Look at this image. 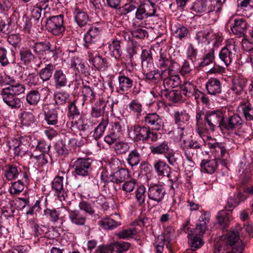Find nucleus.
<instances>
[{"label": "nucleus", "instance_id": "69168bd1", "mask_svg": "<svg viewBox=\"0 0 253 253\" xmlns=\"http://www.w3.org/2000/svg\"><path fill=\"white\" fill-rule=\"evenodd\" d=\"M214 59V49H211L209 51L205 54L203 58L202 61L200 63L201 67H205L212 63Z\"/></svg>", "mask_w": 253, "mask_h": 253}, {"label": "nucleus", "instance_id": "4468645a", "mask_svg": "<svg viewBox=\"0 0 253 253\" xmlns=\"http://www.w3.org/2000/svg\"><path fill=\"white\" fill-rule=\"evenodd\" d=\"M147 127H151L152 129L159 130L164 126V121L161 117L156 113H148L143 120Z\"/></svg>", "mask_w": 253, "mask_h": 253}, {"label": "nucleus", "instance_id": "a211bd4d", "mask_svg": "<svg viewBox=\"0 0 253 253\" xmlns=\"http://www.w3.org/2000/svg\"><path fill=\"white\" fill-rule=\"evenodd\" d=\"M153 67H147L142 68V73L145 78V80L151 83L156 84L163 79V74L166 70L160 71L158 69L151 71Z\"/></svg>", "mask_w": 253, "mask_h": 253}, {"label": "nucleus", "instance_id": "ea45409f", "mask_svg": "<svg viewBox=\"0 0 253 253\" xmlns=\"http://www.w3.org/2000/svg\"><path fill=\"white\" fill-rule=\"evenodd\" d=\"M216 218L221 228L224 229L229 226L230 221V213L227 211H220L218 213Z\"/></svg>", "mask_w": 253, "mask_h": 253}, {"label": "nucleus", "instance_id": "5701e85b", "mask_svg": "<svg viewBox=\"0 0 253 253\" xmlns=\"http://www.w3.org/2000/svg\"><path fill=\"white\" fill-rule=\"evenodd\" d=\"M154 168L159 176H167L171 178V168L166 162L159 160L154 164Z\"/></svg>", "mask_w": 253, "mask_h": 253}, {"label": "nucleus", "instance_id": "cd10ccee", "mask_svg": "<svg viewBox=\"0 0 253 253\" xmlns=\"http://www.w3.org/2000/svg\"><path fill=\"white\" fill-rule=\"evenodd\" d=\"M69 217L71 222L76 225H84L86 217L78 210H69Z\"/></svg>", "mask_w": 253, "mask_h": 253}, {"label": "nucleus", "instance_id": "20e7f679", "mask_svg": "<svg viewBox=\"0 0 253 253\" xmlns=\"http://www.w3.org/2000/svg\"><path fill=\"white\" fill-rule=\"evenodd\" d=\"M242 227L240 225L236 226L235 228L228 232L226 235L225 241L228 246L231 247L233 252L242 253L244 246L240 238V233Z\"/></svg>", "mask_w": 253, "mask_h": 253}, {"label": "nucleus", "instance_id": "f704fd0d", "mask_svg": "<svg viewBox=\"0 0 253 253\" xmlns=\"http://www.w3.org/2000/svg\"><path fill=\"white\" fill-rule=\"evenodd\" d=\"M119 86L120 90L127 91L130 89L134 84V80L125 75H120L118 77Z\"/></svg>", "mask_w": 253, "mask_h": 253}, {"label": "nucleus", "instance_id": "a878e982", "mask_svg": "<svg viewBox=\"0 0 253 253\" xmlns=\"http://www.w3.org/2000/svg\"><path fill=\"white\" fill-rule=\"evenodd\" d=\"M34 51L38 55L42 56L49 52H54L55 49L52 48L49 42H39L35 43L32 46Z\"/></svg>", "mask_w": 253, "mask_h": 253}, {"label": "nucleus", "instance_id": "2eb2a0df", "mask_svg": "<svg viewBox=\"0 0 253 253\" xmlns=\"http://www.w3.org/2000/svg\"><path fill=\"white\" fill-rule=\"evenodd\" d=\"M173 118L175 124L177 125L180 139L184 135V130L186 129L185 124L190 118V116L185 111H175L173 113Z\"/></svg>", "mask_w": 253, "mask_h": 253}, {"label": "nucleus", "instance_id": "4d7b16f0", "mask_svg": "<svg viewBox=\"0 0 253 253\" xmlns=\"http://www.w3.org/2000/svg\"><path fill=\"white\" fill-rule=\"evenodd\" d=\"M26 78L25 79V82L30 86H36L38 84L39 80L38 77V73L37 70L32 73H28L25 75Z\"/></svg>", "mask_w": 253, "mask_h": 253}, {"label": "nucleus", "instance_id": "423d86ee", "mask_svg": "<svg viewBox=\"0 0 253 253\" xmlns=\"http://www.w3.org/2000/svg\"><path fill=\"white\" fill-rule=\"evenodd\" d=\"M202 142H200L193 139L188 141L183 140L181 146L182 150L184 151L187 160L191 163H193V158L197 155L198 152L202 150Z\"/></svg>", "mask_w": 253, "mask_h": 253}, {"label": "nucleus", "instance_id": "bf43d9fd", "mask_svg": "<svg viewBox=\"0 0 253 253\" xmlns=\"http://www.w3.org/2000/svg\"><path fill=\"white\" fill-rule=\"evenodd\" d=\"M191 9L197 13H202L207 11V0H197L193 4Z\"/></svg>", "mask_w": 253, "mask_h": 253}, {"label": "nucleus", "instance_id": "13d9d810", "mask_svg": "<svg viewBox=\"0 0 253 253\" xmlns=\"http://www.w3.org/2000/svg\"><path fill=\"white\" fill-rule=\"evenodd\" d=\"M82 94L84 101L92 102L95 99V93L91 87L87 85H84L82 89Z\"/></svg>", "mask_w": 253, "mask_h": 253}, {"label": "nucleus", "instance_id": "f8f14e48", "mask_svg": "<svg viewBox=\"0 0 253 253\" xmlns=\"http://www.w3.org/2000/svg\"><path fill=\"white\" fill-rule=\"evenodd\" d=\"M19 174L23 176V180L27 182L28 176L26 172H22L21 169L14 165H6L4 169V175L8 180H12L18 178Z\"/></svg>", "mask_w": 253, "mask_h": 253}, {"label": "nucleus", "instance_id": "a18cd8bd", "mask_svg": "<svg viewBox=\"0 0 253 253\" xmlns=\"http://www.w3.org/2000/svg\"><path fill=\"white\" fill-rule=\"evenodd\" d=\"M108 123V117L102 119L101 122L94 130L93 136L95 140L98 139L103 135Z\"/></svg>", "mask_w": 253, "mask_h": 253}, {"label": "nucleus", "instance_id": "2f4dec72", "mask_svg": "<svg viewBox=\"0 0 253 253\" xmlns=\"http://www.w3.org/2000/svg\"><path fill=\"white\" fill-rule=\"evenodd\" d=\"M189 228L187 225L183 227V230L186 233H188V238L191 245V249L193 251L200 248L204 244V242L202 238L198 237V235L193 237L191 233L188 232Z\"/></svg>", "mask_w": 253, "mask_h": 253}, {"label": "nucleus", "instance_id": "6e6d98bb", "mask_svg": "<svg viewBox=\"0 0 253 253\" xmlns=\"http://www.w3.org/2000/svg\"><path fill=\"white\" fill-rule=\"evenodd\" d=\"M129 110L138 118L142 112V105L137 100H133L128 105Z\"/></svg>", "mask_w": 253, "mask_h": 253}, {"label": "nucleus", "instance_id": "49530a36", "mask_svg": "<svg viewBox=\"0 0 253 253\" xmlns=\"http://www.w3.org/2000/svg\"><path fill=\"white\" fill-rule=\"evenodd\" d=\"M164 80L163 84L165 88H174L180 84V78L178 75L170 76L169 74V76L166 78L163 79Z\"/></svg>", "mask_w": 253, "mask_h": 253}, {"label": "nucleus", "instance_id": "5fc2aeb1", "mask_svg": "<svg viewBox=\"0 0 253 253\" xmlns=\"http://www.w3.org/2000/svg\"><path fill=\"white\" fill-rule=\"evenodd\" d=\"M127 163L131 167L137 166L140 161V155L136 149L131 151L126 159Z\"/></svg>", "mask_w": 253, "mask_h": 253}, {"label": "nucleus", "instance_id": "72a5a7b5", "mask_svg": "<svg viewBox=\"0 0 253 253\" xmlns=\"http://www.w3.org/2000/svg\"><path fill=\"white\" fill-rule=\"evenodd\" d=\"M130 177L128 170L125 169L121 168L113 173L112 182L117 184H120L125 182Z\"/></svg>", "mask_w": 253, "mask_h": 253}, {"label": "nucleus", "instance_id": "393cba45", "mask_svg": "<svg viewBox=\"0 0 253 253\" xmlns=\"http://www.w3.org/2000/svg\"><path fill=\"white\" fill-rule=\"evenodd\" d=\"M238 108L242 111L244 116L247 121L253 120V104L249 99L243 100Z\"/></svg>", "mask_w": 253, "mask_h": 253}, {"label": "nucleus", "instance_id": "7ed1b4c3", "mask_svg": "<svg viewBox=\"0 0 253 253\" xmlns=\"http://www.w3.org/2000/svg\"><path fill=\"white\" fill-rule=\"evenodd\" d=\"M223 129L233 131L241 128L243 124L242 117L237 113L233 112L229 109H225Z\"/></svg>", "mask_w": 253, "mask_h": 253}, {"label": "nucleus", "instance_id": "680f3d73", "mask_svg": "<svg viewBox=\"0 0 253 253\" xmlns=\"http://www.w3.org/2000/svg\"><path fill=\"white\" fill-rule=\"evenodd\" d=\"M24 181L23 179L12 183L9 189V192L12 194H18L21 193L24 188Z\"/></svg>", "mask_w": 253, "mask_h": 253}, {"label": "nucleus", "instance_id": "4be33fe9", "mask_svg": "<svg viewBox=\"0 0 253 253\" xmlns=\"http://www.w3.org/2000/svg\"><path fill=\"white\" fill-rule=\"evenodd\" d=\"M20 123L22 126L32 127L35 126L36 119L33 113L29 111L22 112L19 116Z\"/></svg>", "mask_w": 253, "mask_h": 253}, {"label": "nucleus", "instance_id": "c03bdc74", "mask_svg": "<svg viewBox=\"0 0 253 253\" xmlns=\"http://www.w3.org/2000/svg\"><path fill=\"white\" fill-rule=\"evenodd\" d=\"M26 100L29 105L36 106L41 100V94L37 90H32L26 94Z\"/></svg>", "mask_w": 253, "mask_h": 253}, {"label": "nucleus", "instance_id": "c85d7f7f", "mask_svg": "<svg viewBox=\"0 0 253 253\" xmlns=\"http://www.w3.org/2000/svg\"><path fill=\"white\" fill-rule=\"evenodd\" d=\"M150 148L151 152L153 154L165 155L171 149L169 142L167 141H160L158 144L152 145Z\"/></svg>", "mask_w": 253, "mask_h": 253}, {"label": "nucleus", "instance_id": "3c124183", "mask_svg": "<svg viewBox=\"0 0 253 253\" xmlns=\"http://www.w3.org/2000/svg\"><path fill=\"white\" fill-rule=\"evenodd\" d=\"M71 67L76 69L79 73L83 74L85 73V68L84 63L78 56H74L71 59Z\"/></svg>", "mask_w": 253, "mask_h": 253}, {"label": "nucleus", "instance_id": "dca6fc26", "mask_svg": "<svg viewBox=\"0 0 253 253\" xmlns=\"http://www.w3.org/2000/svg\"><path fill=\"white\" fill-rule=\"evenodd\" d=\"M0 94L4 102L11 108L17 109L20 107L21 105L20 99L6 88L4 87L2 89Z\"/></svg>", "mask_w": 253, "mask_h": 253}, {"label": "nucleus", "instance_id": "1a4fd4ad", "mask_svg": "<svg viewBox=\"0 0 253 253\" xmlns=\"http://www.w3.org/2000/svg\"><path fill=\"white\" fill-rule=\"evenodd\" d=\"M236 46L234 42L227 44L220 50L219 57L226 66H229L235 59L236 55Z\"/></svg>", "mask_w": 253, "mask_h": 253}, {"label": "nucleus", "instance_id": "de8ad7c7", "mask_svg": "<svg viewBox=\"0 0 253 253\" xmlns=\"http://www.w3.org/2000/svg\"><path fill=\"white\" fill-rule=\"evenodd\" d=\"M141 5L148 17L156 15V4L152 0H146Z\"/></svg>", "mask_w": 253, "mask_h": 253}, {"label": "nucleus", "instance_id": "09e8293b", "mask_svg": "<svg viewBox=\"0 0 253 253\" xmlns=\"http://www.w3.org/2000/svg\"><path fill=\"white\" fill-rule=\"evenodd\" d=\"M31 158L33 159V161L37 164L38 167H41L48 163V159L50 158V157L48 153H41L38 155L32 154Z\"/></svg>", "mask_w": 253, "mask_h": 253}, {"label": "nucleus", "instance_id": "37998d69", "mask_svg": "<svg viewBox=\"0 0 253 253\" xmlns=\"http://www.w3.org/2000/svg\"><path fill=\"white\" fill-rule=\"evenodd\" d=\"M99 224L105 229H113L121 225V222L112 218H104L99 221Z\"/></svg>", "mask_w": 253, "mask_h": 253}, {"label": "nucleus", "instance_id": "a19ab883", "mask_svg": "<svg viewBox=\"0 0 253 253\" xmlns=\"http://www.w3.org/2000/svg\"><path fill=\"white\" fill-rule=\"evenodd\" d=\"M20 60L25 65L30 64L37 58L29 49L22 48L20 51Z\"/></svg>", "mask_w": 253, "mask_h": 253}, {"label": "nucleus", "instance_id": "6e6552de", "mask_svg": "<svg viewBox=\"0 0 253 253\" xmlns=\"http://www.w3.org/2000/svg\"><path fill=\"white\" fill-rule=\"evenodd\" d=\"M228 23L232 32L238 37L245 36V33L247 30L248 24L247 21L243 18L237 16H232L230 18Z\"/></svg>", "mask_w": 253, "mask_h": 253}, {"label": "nucleus", "instance_id": "b1692460", "mask_svg": "<svg viewBox=\"0 0 253 253\" xmlns=\"http://www.w3.org/2000/svg\"><path fill=\"white\" fill-rule=\"evenodd\" d=\"M102 28L95 26H92L88 29L84 36V40L86 43H92L95 42L99 38Z\"/></svg>", "mask_w": 253, "mask_h": 253}, {"label": "nucleus", "instance_id": "0eeeda50", "mask_svg": "<svg viewBox=\"0 0 253 253\" xmlns=\"http://www.w3.org/2000/svg\"><path fill=\"white\" fill-rule=\"evenodd\" d=\"M92 161L89 158H78L72 166L76 174L83 176H87L91 172Z\"/></svg>", "mask_w": 253, "mask_h": 253}, {"label": "nucleus", "instance_id": "9b49d317", "mask_svg": "<svg viewBox=\"0 0 253 253\" xmlns=\"http://www.w3.org/2000/svg\"><path fill=\"white\" fill-rule=\"evenodd\" d=\"M115 104L114 102L110 104L108 102L99 100L92 107L90 115L92 118H98L103 116L105 113L110 108H111V111L113 112Z\"/></svg>", "mask_w": 253, "mask_h": 253}, {"label": "nucleus", "instance_id": "864d4df0", "mask_svg": "<svg viewBox=\"0 0 253 253\" xmlns=\"http://www.w3.org/2000/svg\"><path fill=\"white\" fill-rule=\"evenodd\" d=\"M204 114H202L201 113H198L196 116L197 131L200 136L206 131V128H207L206 123L204 120Z\"/></svg>", "mask_w": 253, "mask_h": 253}, {"label": "nucleus", "instance_id": "0e129e2a", "mask_svg": "<svg viewBox=\"0 0 253 253\" xmlns=\"http://www.w3.org/2000/svg\"><path fill=\"white\" fill-rule=\"evenodd\" d=\"M70 95L65 91H61L55 94V102L58 105H63L68 102Z\"/></svg>", "mask_w": 253, "mask_h": 253}, {"label": "nucleus", "instance_id": "bb28decb", "mask_svg": "<svg viewBox=\"0 0 253 253\" xmlns=\"http://www.w3.org/2000/svg\"><path fill=\"white\" fill-rule=\"evenodd\" d=\"M31 137L28 136L21 137L19 140H16L14 144L12 145L14 149V153L16 156H21L24 155L27 151L26 144H24L25 140L29 141Z\"/></svg>", "mask_w": 253, "mask_h": 253}, {"label": "nucleus", "instance_id": "79ce46f5", "mask_svg": "<svg viewBox=\"0 0 253 253\" xmlns=\"http://www.w3.org/2000/svg\"><path fill=\"white\" fill-rule=\"evenodd\" d=\"M208 147L212 150V152H215L217 157L219 158L224 159L226 154H228L227 151L223 144L218 142L211 143H209Z\"/></svg>", "mask_w": 253, "mask_h": 253}, {"label": "nucleus", "instance_id": "f3484780", "mask_svg": "<svg viewBox=\"0 0 253 253\" xmlns=\"http://www.w3.org/2000/svg\"><path fill=\"white\" fill-rule=\"evenodd\" d=\"M182 94L187 97H194L195 99L198 100L200 98L202 92L200 91L196 85L191 82H185L180 86Z\"/></svg>", "mask_w": 253, "mask_h": 253}, {"label": "nucleus", "instance_id": "39448f33", "mask_svg": "<svg viewBox=\"0 0 253 253\" xmlns=\"http://www.w3.org/2000/svg\"><path fill=\"white\" fill-rule=\"evenodd\" d=\"M46 29L55 36H59L65 31L64 16L62 14L50 16L46 19Z\"/></svg>", "mask_w": 253, "mask_h": 253}, {"label": "nucleus", "instance_id": "f03ea898", "mask_svg": "<svg viewBox=\"0 0 253 253\" xmlns=\"http://www.w3.org/2000/svg\"><path fill=\"white\" fill-rule=\"evenodd\" d=\"M224 115L225 109H219L207 112L204 115V120L206 123L207 127L206 131L210 130L213 132L217 127H219L221 130H223L222 126L223 125Z\"/></svg>", "mask_w": 253, "mask_h": 253}, {"label": "nucleus", "instance_id": "9d476101", "mask_svg": "<svg viewBox=\"0 0 253 253\" xmlns=\"http://www.w3.org/2000/svg\"><path fill=\"white\" fill-rule=\"evenodd\" d=\"M157 64L160 68L165 69L164 70L168 71L169 74L173 71H178L180 69V65L178 63L164 53L160 54Z\"/></svg>", "mask_w": 253, "mask_h": 253}, {"label": "nucleus", "instance_id": "ddd939ff", "mask_svg": "<svg viewBox=\"0 0 253 253\" xmlns=\"http://www.w3.org/2000/svg\"><path fill=\"white\" fill-rule=\"evenodd\" d=\"M166 194V191L162 185L151 184L148 190V196L149 199L160 203L161 202Z\"/></svg>", "mask_w": 253, "mask_h": 253}, {"label": "nucleus", "instance_id": "7c9ffc66", "mask_svg": "<svg viewBox=\"0 0 253 253\" xmlns=\"http://www.w3.org/2000/svg\"><path fill=\"white\" fill-rule=\"evenodd\" d=\"M14 52H8L3 47L0 46V63L2 66H6L14 61Z\"/></svg>", "mask_w": 253, "mask_h": 253}, {"label": "nucleus", "instance_id": "8fccbe9b", "mask_svg": "<svg viewBox=\"0 0 253 253\" xmlns=\"http://www.w3.org/2000/svg\"><path fill=\"white\" fill-rule=\"evenodd\" d=\"M142 68L153 67L152 55L150 50L143 49L141 54Z\"/></svg>", "mask_w": 253, "mask_h": 253}, {"label": "nucleus", "instance_id": "052dcab7", "mask_svg": "<svg viewBox=\"0 0 253 253\" xmlns=\"http://www.w3.org/2000/svg\"><path fill=\"white\" fill-rule=\"evenodd\" d=\"M75 19L78 25L81 27L86 25L88 21V16L85 12L78 11L75 16Z\"/></svg>", "mask_w": 253, "mask_h": 253}, {"label": "nucleus", "instance_id": "c756f323", "mask_svg": "<svg viewBox=\"0 0 253 253\" xmlns=\"http://www.w3.org/2000/svg\"><path fill=\"white\" fill-rule=\"evenodd\" d=\"M206 87L208 93L211 95L220 93L222 90L221 82L215 78L209 79L206 84Z\"/></svg>", "mask_w": 253, "mask_h": 253}, {"label": "nucleus", "instance_id": "6ab92c4d", "mask_svg": "<svg viewBox=\"0 0 253 253\" xmlns=\"http://www.w3.org/2000/svg\"><path fill=\"white\" fill-rule=\"evenodd\" d=\"M210 214L207 212H204L199 218V223L197 224L196 227L193 231L190 230L192 235L201 236L203 235L207 230V224L209 222Z\"/></svg>", "mask_w": 253, "mask_h": 253}, {"label": "nucleus", "instance_id": "c9c22d12", "mask_svg": "<svg viewBox=\"0 0 253 253\" xmlns=\"http://www.w3.org/2000/svg\"><path fill=\"white\" fill-rule=\"evenodd\" d=\"M55 65L50 63L46 65L39 72V76L43 82L49 81L53 76Z\"/></svg>", "mask_w": 253, "mask_h": 253}, {"label": "nucleus", "instance_id": "4c0bfd02", "mask_svg": "<svg viewBox=\"0 0 253 253\" xmlns=\"http://www.w3.org/2000/svg\"><path fill=\"white\" fill-rule=\"evenodd\" d=\"M44 119L48 125H55L58 122L57 111L55 108L46 107L44 110Z\"/></svg>", "mask_w": 253, "mask_h": 253}, {"label": "nucleus", "instance_id": "aec40b11", "mask_svg": "<svg viewBox=\"0 0 253 253\" xmlns=\"http://www.w3.org/2000/svg\"><path fill=\"white\" fill-rule=\"evenodd\" d=\"M232 83L231 89L234 94L237 96L246 94L245 89L247 83L246 79L239 77H234Z\"/></svg>", "mask_w": 253, "mask_h": 253}, {"label": "nucleus", "instance_id": "603ef678", "mask_svg": "<svg viewBox=\"0 0 253 253\" xmlns=\"http://www.w3.org/2000/svg\"><path fill=\"white\" fill-rule=\"evenodd\" d=\"M225 0H209L207 1V11H218L220 12L222 9L223 3Z\"/></svg>", "mask_w": 253, "mask_h": 253}, {"label": "nucleus", "instance_id": "412c9836", "mask_svg": "<svg viewBox=\"0 0 253 253\" xmlns=\"http://www.w3.org/2000/svg\"><path fill=\"white\" fill-rule=\"evenodd\" d=\"M53 80L56 88L65 87L68 83L66 73L61 69L54 71Z\"/></svg>", "mask_w": 253, "mask_h": 253}, {"label": "nucleus", "instance_id": "774afa93", "mask_svg": "<svg viewBox=\"0 0 253 253\" xmlns=\"http://www.w3.org/2000/svg\"><path fill=\"white\" fill-rule=\"evenodd\" d=\"M188 33L189 30L188 28L182 25H179L177 27L175 30L173 32L174 36L180 40L186 37Z\"/></svg>", "mask_w": 253, "mask_h": 253}, {"label": "nucleus", "instance_id": "58836bf2", "mask_svg": "<svg viewBox=\"0 0 253 253\" xmlns=\"http://www.w3.org/2000/svg\"><path fill=\"white\" fill-rule=\"evenodd\" d=\"M89 60L91 61L94 67L98 70L104 71L108 66L107 59L100 55L91 57Z\"/></svg>", "mask_w": 253, "mask_h": 253}, {"label": "nucleus", "instance_id": "e433bc0d", "mask_svg": "<svg viewBox=\"0 0 253 253\" xmlns=\"http://www.w3.org/2000/svg\"><path fill=\"white\" fill-rule=\"evenodd\" d=\"M120 43V41L116 39L112 41L108 46L111 55L116 59H120L122 56Z\"/></svg>", "mask_w": 253, "mask_h": 253}, {"label": "nucleus", "instance_id": "338daca9", "mask_svg": "<svg viewBox=\"0 0 253 253\" xmlns=\"http://www.w3.org/2000/svg\"><path fill=\"white\" fill-rule=\"evenodd\" d=\"M129 149V146L128 143L123 141L117 142L114 146L115 152L119 155L126 154L128 151Z\"/></svg>", "mask_w": 253, "mask_h": 253}, {"label": "nucleus", "instance_id": "473e14b6", "mask_svg": "<svg viewBox=\"0 0 253 253\" xmlns=\"http://www.w3.org/2000/svg\"><path fill=\"white\" fill-rule=\"evenodd\" d=\"M201 171L210 174L214 173L217 168V159L203 160L200 164Z\"/></svg>", "mask_w": 253, "mask_h": 253}, {"label": "nucleus", "instance_id": "f257e3e1", "mask_svg": "<svg viewBox=\"0 0 253 253\" xmlns=\"http://www.w3.org/2000/svg\"><path fill=\"white\" fill-rule=\"evenodd\" d=\"M128 135L134 141L146 142L150 140L152 142L160 141L162 138L160 133L151 130L149 127L137 125L130 127Z\"/></svg>", "mask_w": 253, "mask_h": 253}, {"label": "nucleus", "instance_id": "e2e57ef3", "mask_svg": "<svg viewBox=\"0 0 253 253\" xmlns=\"http://www.w3.org/2000/svg\"><path fill=\"white\" fill-rule=\"evenodd\" d=\"M5 88L16 96L24 93L25 90L24 85L16 81L11 85H9Z\"/></svg>", "mask_w": 253, "mask_h": 253}]
</instances>
